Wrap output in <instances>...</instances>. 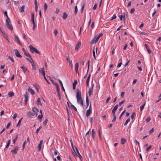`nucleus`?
I'll return each instance as SVG.
<instances>
[{
    "label": "nucleus",
    "mask_w": 161,
    "mask_h": 161,
    "mask_svg": "<svg viewBox=\"0 0 161 161\" xmlns=\"http://www.w3.org/2000/svg\"><path fill=\"white\" fill-rule=\"evenodd\" d=\"M48 120L47 119H45V120L43 122V125L44 126H45L46 125L47 123V122Z\"/></svg>",
    "instance_id": "nucleus-43"
},
{
    "label": "nucleus",
    "mask_w": 161,
    "mask_h": 161,
    "mask_svg": "<svg viewBox=\"0 0 161 161\" xmlns=\"http://www.w3.org/2000/svg\"><path fill=\"white\" fill-rule=\"evenodd\" d=\"M59 83H60V85H61V86L62 87V88L64 92H65V90L64 88V87L63 86V83H62V81L61 80H60L59 79Z\"/></svg>",
    "instance_id": "nucleus-27"
},
{
    "label": "nucleus",
    "mask_w": 161,
    "mask_h": 161,
    "mask_svg": "<svg viewBox=\"0 0 161 161\" xmlns=\"http://www.w3.org/2000/svg\"><path fill=\"white\" fill-rule=\"evenodd\" d=\"M126 142L125 139L123 138H121V143L123 145Z\"/></svg>",
    "instance_id": "nucleus-29"
},
{
    "label": "nucleus",
    "mask_w": 161,
    "mask_h": 161,
    "mask_svg": "<svg viewBox=\"0 0 161 161\" xmlns=\"http://www.w3.org/2000/svg\"><path fill=\"white\" fill-rule=\"evenodd\" d=\"M91 74H90L89 75H88V76L87 79V80H86V82H89V80H90V77H91Z\"/></svg>",
    "instance_id": "nucleus-48"
},
{
    "label": "nucleus",
    "mask_w": 161,
    "mask_h": 161,
    "mask_svg": "<svg viewBox=\"0 0 161 161\" xmlns=\"http://www.w3.org/2000/svg\"><path fill=\"white\" fill-rule=\"evenodd\" d=\"M25 6L23 5L21 7L19 8L20 12L21 13L23 12L24 11Z\"/></svg>",
    "instance_id": "nucleus-23"
},
{
    "label": "nucleus",
    "mask_w": 161,
    "mask_h": 161,
    "mask_svg": "<svg viewBox=\"0 0 161 161\" xmlns=\"http://www.w3.org/2000/svg\"><path fill=\"white\" fill-rule=\"evenodd\" d=\"M116 18V16L115 14H114L112 16V18L111 19V20H112Z\"/></svg>",
    "instance_id": "nucleus-54"
},
{
    "label": "nucleus",
    "mask_w": 161,
    "mask_h": 161,
    "mask_svg": "<svg viewBox=\"0 0 161 161\" xmlns=\"http://www.w3.org/2000/svg\"><path fill=\"white\" fill-rule=\"evenodd\" d=\"M8 95L9 97H12L14 96V93L13 92H10L8 93Z\"/></svg>",
    "instance_id": "nucleus-26"
},
{
    "label": "nucleus",
    "mask_w": 161,
    "mask_h": 161,
    "mask_svg": "<svg viewBox=\"0 0 161 161\" xmlns=\"http://www.w3.org/2000/svg\"><path fill=\"white\" fill-rule=\"evenodd\" d=\"M18 149L19 147L17 146H16L14 149L11 150V152L12 153L14 154H16L17 153Z\"/></svg>",
    "instance_id": "nucleus-9"
},
{
    "label": "nucleus",
    "mask_w": 161,
    "mask_h": 161,
    "mask_svg": "<svg viewBox=\"0 0 161 161\" xmlns=\"http://www.w3.org/2000/svg\"><path fill=\"white\" fill-rule=\"evenodd\" d=\"M22 119H23V118H21L19 120L18 122V123L17 125H16V126L17 127H19L21 123V121Z\"/></svg>",
    "instance_id": "nucleus-25"
},
{
    "label": "nucleus",
    "mask_w": 161,
    "mask_h": 161,
    "mask_svg": "<svg viewBox=\"0 0 161 161\" xmlns=\"http://www.w3.org/2000/svg\"><path fill=\"white\" fill-rule=\"evenodd\" d=\"M32 69L33 70H36V66L35 65L34 63H32Z\"/></svg>",
    "instance_id": "nucleus-24"
},
{
    "label": "nucleus",
    "mask_w": 161,
    "mask_h": 161,
    "mask_svg": "<svg viewBox=\"0 0 161 161\" xmlns=\"http://www.w3.org/2000/svg\"><path fill=\"white\" fill-rule=\"evenodd\" d=\"M20 68L23 70L24 73H25L27 70V68L24 65H23Z\"/></svg>",
    "instance_id": "nucleus-20"
},
{
    "label": "nucleus",
    "mask_w": 161,
    "mask_h": 161,
    "mask_svg": "<svg viewBox=\"0 0 161 161\" xmlns=\"http://www.w3.org/2000/svg\"><path fill=\"white\" fill-rule=\"evenodd\" d=\"M14 54L15 56L18 58H21V56L20 55L19 51L17 49H14Z\"/></svg>",
    "instance_id": "nucleus-6"
},
{
    "label": "nucleus",
    "mask_w": 161,
    "mask_h": 161,
    "mask_svg": "<svg viewBox=\"0 0 161 161\" xmlns=\"http://www.w3.org/2000/svg\"><path fill=\"white\" fill-rule=\"evenodd\" d=\"M31 19L32 23H35L34 21V13L33 12L31 13Z\"/></svg>",
    "instance_id": "nucleus-16"
},
{
    "label": "nucleus",
    "mask_w": 161,
    "mask_h": 161,
    "mask_svg": "<svg viewBox=\"0 0 161 161\" xmlns=\"http://www.w3.org/2000/svg\"><path fill=\"white\" fill-rule=\"evenodd\" d=\"M67 104L69 108H73L75 111L77 112V109L76 108L74 105H72V103L69 102V100H68V102H67Z\"/></svg>",
    "instance_id": "nucleus-4"
},
{
    "label": "nucleus",
    "mask_w": 161,
    "mask_h": 161,
    "mask_svg": "<svg viewBox=\"0 0 161 161\" xmlns=\"http://www.w3.org/2000/svg\"><path fill=\"white\" fill-rule=\"evenodd\" d=\"M154 130V128H152V129L149 131V133L150 134H151Z\"/></svg>",
    "instance_id": "nucleus-53"
},
{
    "label": "nucleus",
    "mask_w": 161,
    "mask_h": 161,
    "mask_svg": "<svg viewBox=\"0 0 161 161\" xmlns=\"http://www.w3.org/2000/svg\"><path fill=\"white\" fill-rule=\"evenodd\" d=\"M42 144L40 143H39L38 145V151H40L41 149V146Z\"/></svg>",
    "instance_id": "nucleus-41"
},
{
    "label": "nucleus",
    "mask_w": 161,
    "mask_h": 161,
    "mask_svg": "<svg viewBox=\"0 0 161 161\" xmlns=\"http://www.w3.org/2000/svg\"><path fill=\"white\" fill-rule=\"evenodd\" d=\"M145 104H146V103H144V104L143 105H141V106H140V111H142L143 110V109L144 108V106H145Z\"/></svg>",
    "instance_id": "nucleus-34"
},
{
    "label": "nucleus",
    "mask_w": 161,
    "mask_h": 161,
    "mask_svg": "<svg viewBox=\"0 0 161 161\" xmlns=\"http://www.w3.org/2000/svg\"><path fill=\"white\" fill-rule=\"evenodd\" d=\"M24 96L25 97V104H26L28 101V95L27 92H26L25 93L24 95Z\"/></svg>",
    "instance_id": "nucleus-7"
},
{
    "label": "nucleus",
    "mask_w": 161,
    "mask_h": 161,
    "mask_svg": "<svg viewBox=\"0 0 161 161\" xmlns=\"http://www.w3.org/2000/svg\"><path fill=\"white\" fill-rule=\"evenodd\" d=\"M39 72L40 73H42V75H43V76H44L45 75V73L44 68H42L40 69L39 70Z\"/></svg>",
    "instance_id": "nucleus-15"
},
{
    "label": "nucleus",
    "mask_w": 161,
    "mask_h": 161,
    "mask_svg": "<svg viewBox=\"0 0 161 161\" xmlns=\"http://www.w3.org/2000/svg\"><path fill=\"white\" fill-rule=\"evenodd\" d=\"M8 58L9 59H10L13 62H14V60L12 57H10V56H9L8 57Z\"/></svg>",
    "instance_id": "nucleus-52"
},
{
    "label": "nucleus",
    "mask_w": 161,
    "mask_h": 161,
    "mask_svg": "<svg viewBox=\"0 0 161 161\" xmlns=\"http://www.w3.org/2000/svg\"><path fill=\"white\" fill-rule=\"evenodd\" d=\"M29 47L30 48V50L32 53H33L34 52H35L38 54H40V52L36 48L32 46L31 45H30L29 46Z\"/></svg>",
    "instance_id": "nucleus-3"
},
{
    "label": "nucleus",
    "mask_w": 161,
    "mask_h": 161,
    "mask_svg": "<svg viewBox=\"0 0 161 161\" xmlns=\"http://www.w3.org/2000/svg\"><path fill=\"white\" fill-rule=\"evenodd\" d=\"M91 111L90 109H88L86 110V116L88 117L91 113Z\"/></svg>",
    "instance_id": "nucleus-28"
},
{
    "label": "nucleus",
    "mask_w": 161,
    "mask_h": 161,
    "mask_svg": "<svg viewBox=\"0 0 161 161\" xmlns=\"http://www.w3.org/2000/svg\"><path fill=\"white\" fill-rule=\"evenodd\" d=\"M94 22L93 21L92 24V25H91V27L92 28H94Z\"/></svg>",
    "instance_id": "nucleus-62"
},
{
    "label": "nucleus",
    "mask_w": 161,
    "mask_h": 161,
    "mask_svg": "<svg viewBox=\"0 0 161 161\" xmlns=\"http://www.w3.org/2000/svg\"><path fill=\"white\" fill-rule=\"evenodd\" d=\"M78 12V8L77 6H75V14H77Z\"/></svg>",
    "instance_id": "nucleus-37"
},
{
    "label": "nucleus",
    "mask_w": 161,
    "mask_h": 161,
    "mask_svg": "<svg viewBox=\"0 0 161 161\" xmlns=\"http://www.w3.org/2000/svg\"><path fill=\"white\" fill-rule=\"evenodd\" d=\"M10 139H9V140H8L7 144L5 147L6 148H8V147L10 143Z\"/></svg>",
    "instance_id": "nucleus-32"
},
{
    "label": "nucleus",
    "mask_w": 161,
    "mask_h": 161,
    "mask_svg": "<svg viewBox=\"0 0 161 161\" xmlns=\"http://www.w3.org/2000/svg\"><path fill=\"white\" fill-rule=\"evenodd\" d=\"M75 150H76V151H77V153H78V156H79L80 158H82L81 157V156L80 155V153H79L78 150L77 149V148L75 147Z\"/></svg>",
    "instance_id": "nucleus-38"
},
{
    "label": "nucleus",
    "mask_w": 161,
    "mask_h": 161,
    "mask_svg": "<svg viewBox=\"0 0 161 161\" xmlns=\"http://www.w3.org/2000/svg\"><path fill=\"white\" fill-rule=\"evenodd\" d=\"M28 91L30 92L31 95H34L35 94L34 92L31 88L29 87L28 89Z\"/></svg>",
    "instance_id": "nucleus-21"
},
{
    "label": "nucleus",
    "mask_w": 161,
    "mask_h": 161,
    "mask_svg": "<svg viewBox=\"0 0 161 161\" xmlns=\"http://www.w3.org/2000/svg\"><path fill=\"white\" fill-rule=\"evenodd\" d=\"M37 103L38 105H42V104L41 103V102H40V99L39 98H38L37 99Z\"/></svg>",
    "instance_id": "nucleus-36"
},
{
    "label": "nucleus",
    "mask_w": 161,
    "mask_h": 161,
    "mask_svg": "<svg viewBox=\"0 0 161 161\" xmlns=\"http://www.w3.org/2000/svg\"><path fill=\"white\" fill-rule=\"evenodd\" d=\"M59 12V9L58 8H57L56 9V10L55 11L56 13V14H57Z\"/></svg>",
    "instance_id": "nucleus-64"
},
{
    "label": "nucleus",
    "mask_w": 161,
    "mask_h": 161,
    "mask_svg": "<svg viewBox=\"0 0 161 161\" xmlns=\"http://www.w3.org/2000/svg\"><path fill=\"white\" fill-rule=\"evenodd\" d=\"M47 4L46 3H45L44 4V8L45 11H46V9H47Z\"/></svg>",
    "instance_id": "nucleus-44"
},
{
    "label": "nucleus",
    "mask_w": 161,
    "mask_h": 161,
    "mask_svg": "<svg viewBox=\"0 0 161 161\" xmlns=\"http://www.w3.org/2000/svg\"><path fill=\"white\" fill-rule=\"evenodd\" d=\"M77 83V81L76 80H74V82L73 83V85L76 86Z\"/></svg>",
    "instance_id": "nucleus-47"
},
{
    "label": "nucleus",
    "mask_w": 161,
    "mask_h": 161,
    "mask_svg": "<svg viewBox=\"0 0 161 161\" xmlns=\"http://www.w3.org/2000/svg\"><path fill=\"white\" fill-rule=\"evenodd\" d=\"M95 51H96V53H97V47H95L94 46L93 47V57H94V59H96V55H95Z\"/></svg>",
    "instance_id": "nucleus-10"
},
{
    "label": "nucleus",
    "mask_w": 161,
    "mask_h": 161,
    "mask_svg": "<svg viewBox=\"0 0 161 161\" xmlns=\"http://www.w3.org/2000/svg\"><path fill=\"white\" fill-rule=\"evenodd\" d=\"M68 63L69 64V65L71 67L73 66V64L72 63V61L71 60H69V61L68 62Z\"/></svg>",
    "instance_id": "nucleus-45"
},
{
    "label": "nucleus",
    "mask_w": 161,
    "mask_h": 161,
    "mask_svg": "<svg viewBox=\"0 0 161 161\" xmlns=\"http://www.w3.org/2000/svg\"><path fill=\"white\" fill-rule=\"evenodd\" d=\"M42 114H39L38 115L37 118L40 121V122L42 121Z\"/></svg>",
    "instance_id": "nucleus-31"
},
{
    "label": "nucleus",
    "mask_w": 161,
    "mask_h": 161,
    "mask_svg": "<svg viewBox=\"0 0 161 161\" xmlns=\"http://www.w3.org/2000/svg\"><path fill=\"white\" fill-rule=\"evenodd\" d=\"M118 104H116L115 105V106L114 107L113 109V110H114V111H116V110L118 109Z\"/></svg>",
    "instance_id": "nucleus-39"
},
{
    "label": "nucleus",
    "mask_w": 161,
    "mask_h": 161,
    "mask_svg": "<svg viewBox=\"0 0 161 161\" xmlns=\"http://www.w3.org/2000/svg\"><path fill=\"white\" fill-rule=\"evenodd\" d=\"M24 53L26 56L28 57L29 58H30L31 59H32V58H31V56L30 55V54L29 53H27V52L26 51H24Z\"/></svg>",
    "instance_id": "nucleus-19"
},
{
    "label": "nucleus",
    "mask_w": 161,
    "mask_h": 161,
    "mask_svg": "<svg viewBox=\"0 0 161 161\" xmlns=\"http://www.w3.org/2000/svg\"><path fill=\"white\" fill-rule=\"evenodd\" d=\"M152 147L151 145H150L149 147H147L146 149V151L147 152L149 150L151 149Z\"/></svg>",
    "instance_id": "nucleus-51"
},
{
    "label": "nucleus",
    "mask_w": 161,
    "mask_h": 161,
    "mask_svg": "<svg viewBox=\"0 0 161 161\" xmlns=\"http://www.w3.org/2000/svg\"><path fill=\"white\" fill-rule=\"evenodd\" d=\"M116 116H114V118L112 120V122H115L116 120Z\"/></svg>",
    "instance_id": "nucleus-57"
},
{
    "label": "nucleus",
    "mask_w": 161,
    "mask_h": 161,
    "mask_svg": "<svg viewBox=\"0 0 161 161\" xmlns=\"http://www.w3.org/2000/svg\"><path fill=\"white\" fill-rule=\"evenodd\" d=\"M125 93V92H121L120 96L121 97H124Z\"/></svg>",
    "instance_id": "nucleus-63"
},
{
    "label": "nucleus",
    "mask_w": 161,
    "mask_h": 161,
    "mask_svg": "<svg viewBox=\"0 0 161 161\" xmlns=\"http://www.w3.org/2000/svg\"><path fill=\"white\" fill-rule=\"evenodd\" d=\"M7 19L6 21V25L7 27L10 30H13V27L12 25L10 24L11 22V21L8 16H7Z\"/></svg>",
    "instance_id": "nucleus-2"
},
{
    "label": "nucleus",
    "mask_w": 161,
    "mask_h": 161,
    "mask_svg": "<svg viewBox=\"0 0 161 161\" xmlns=\"http://www.w3.org/2000/svg\"><path fill=\"white\" fill-rule=\"evenodd\" d=\"M125 110L122 112L119 117V119H120L122 116V115H123V114H124V113H125Z\"/></svg>",
    "instance_id": "nucleus-42"
},
{
    "label": "nucleus",
    "mask_w": 161,
    "mask_h": 161,
    "mask_svg": "<svg viewBox=\"0 0 161 161\" xmlns=\"http://www.w3.org/2000/svg\"><path fill=\"white\" fill-rule=\"evenodd\" d=\"M135 8H132L131 9L130 11V13L131 14H133L134 12L135 11Z\"/></svg>",
    "instance_id": "nucleus-50"
},
{
    "label": "nucleus",
    "mask_w": 161,
    "mask_h": 161,
    "mask_svg": "<svg viewBox=\"0 0 161 161\" xmlns=\"http://www.w3.org/2000/svg\"><path fill=\"white\" fill-rule=\"evenodd\" d=\"M93 86H94V85H93L92 87L90 88H89V89L88 93L89 95L90 96H91L92 92H93Z\"/></svg>",
    "instance_id": "nucleus-17"
},
{
    "label": "nucleus",
    "mask_w": 161,
    "mask_h": 161,
    "mask_svg": "<svg viewBox=\"0 0 161 161\" xmlns=\"http://www.w3.org/2000/svg\"><path fill=\"white\" fill-rule=\"evenodd\" d=\"M76 97L77 102L78 103H80L82 106H83V104L81 98V92L78 89L76 90Z\"/></svg>",
    "instance_id": "nucleus-1"
},
{
    "label": "nucleus",
    "mask_w": 161,
    "mask_h": 161,
    "mask_svg": "<svg viewBox=\"0 0 161 161\" xmlns=\"http://www.w3.org/2000/svg\"><path fill=\"white\" fill-rule=\"evenodd\" d=\"M34 86L35 87V88H36V91H38V90H39V85H38L37 84H34Z\"/></svg>",
    "instance_id": "nucleus-35"
},
{
    "label": "nucleus",
    "mask_w": 161,
    "mask_h": 161,
    "mask_svg": "<svg viewBox=\"0 0 161 161\" xmlns=\"http://www.w3.org/2000/svg\"><path fill=\"white\" fill-rule=\"evenodd\" d=\"M32 111L35 113L36 115H37L38 114L37 113L38 112V109H37L36 107H32Z\"/></svg>",
    "instance_id": "nucleus-18"
},
{
    "label": "nucleus",
    "mask_w": 161,
    "mask_h": 161,
    "mask_svg": "<svg viewBox=\"0 0 161 161\" xmlns=\"http://www.w3.org/2000/svg\"><path fill=\"white\" fill-rule=\"evenodd\" d=\"M123 19H124V22H125V13L123 14Z\"/></svg>",
    "instance_id": "nucleus-55"
},
{
    "label": "nucleus",
    "mask_w": 161,
    "mask_h": 161,
    "mask_svg": "<svg viewBox=\"0 0 161 161\" xmlns=\"http://www.w3.org/2000/svg\"><path fill=\"white\" fill-rule=\"evenodd\" d=\"M97 3H96L94 5V6L93 8V9L94 10H95L97 8Z\"/></svg>",
    "instance_id": "nucleus-46"
},
{
    "label": "nucleus",
    "mask_w": 161,
    "mask_h": 161,
    "mask_svg": "<svg viewBox=\"0 0 161 161\" xmlns=\"http://www.w3.org/2000/svg\"><path fill=\"white\" fill-rule=\"evenodd\" d=\"M18 135L17 134V135H16V137L14 138V139H13V143H14V144H15V142L16 141V140H17V138H18Z\"/></svg>",
    "instance_id": "nucleus-30"
},
{
    "label": "nucleus",
    "mask_w": 161,
    "mask_h": 161,
    "mask_svg": "<svg viewBox=\"0 0 161 161\" xmlns=\"http://www.w3.org/2000/svg\"><path fill=\"white\" fill-rule=\"evenodd\" d=\"M151 120V118L150 117H148L146 119V121L147 122H149V121H150Z\"/></svg>",
    "instance_id": "nucleus-56"
},
{
    "label": "nucleus",
    "mask_w": 161,
    "mask_h": 161,
    "mask_svg": "<svg viewBox=\"0 0 161 161\" xmlns=\"http://www.w3.org/2000/svg\"><path fill=\"white\" fill-rule=\"evenodd\" d=\"M86 106H87V107L89 104V100H88V99L87 95H86Z\"/></svg>",
    "instance_id": "nucleus-33"
},
{
    "label": "nucleus",
    "mask_w": 161,
    "mask_h": 161,
    "mask_svg": "<svg viewBox=\"0 0 161 161\" xmlns=\"http://www.w3.org/2000/svg\"><path fill=\"white\" fill-rule=\"evenodd\" d=\"M98 133L99 137L100 139L101 140L102 139H101V136L100 130L99 129H98Z\"/></svg>",
    "instance_id": "nucleus-49"
},
{
    "label": "nucleus",
    "mask_w": 161,
    "mask_h": 161,
    "mask_svg": "<svg viewBox=\"0 0 161 161\" xmlns=\"http://www.w3.org/2000/svg\"><path fill=\"white\" fill-rule=\"evenodd\" d=\"M26 115H27V116L28 118H30L32 117V116H34L35 115V114L33 113H32L31 111H30L28 112L27 113Z\"/></svg>",
    "instance_id": "nucleus-11"
},
{
    "label": "nucleus",
    "mask_w": 161,
    "mask_h": 161,
    "mask_svg": "<svg viewBox=\"0 0 161 161\" xmlns=\"http://www.w3.org/2000/svg\"><path fill=\"white\" fill-rule=\"evenodd\" d=\"M10 125H11V122H9L8 124H7V126H6V128L8 129V128L10 126Z\"/></svg>",
    "instance_id": "nucleus-60"
},
{
    "label": "nucleus",
    "mask_w": 161,
    "mask_h": 161,
    "mask_svg": "<svg viewBox=\"0 0 161 161\" xmlns=\"http://www.w3.org/2000/svg\"><path fill=\"white\" fill-rule=\"evenodd\" d=\"M102 36L103 34L102 33H101V34H100L99 36H98L97 37H95L92 40V42L93 43H94V42L95 43L97 42L98 41L100 37Z\"/></svg>",
    "instance_id": "nucleus-5"
},
{
    "label": "nucleus",
    "mask_w": 161,
    "mask_h": 161,
    "mask_svg": "<svg viewBox=\"0 0 161 161\" xmlns=\"http://www.w3.org/2000/svg\"><path fill=\"white\" fill-rule=\"evenodd\" d=\"M15 40L19 45H21V43L19 41V37L16 36H15Z\"/></svg>",
    "instance_id": "nucleus-13"
},
{
    "label": "nucleus",
    "mask_w": 161,
    "mask_h": 161,
    "mask_svg": "<svg viewBox=\"0 0 161 161\" xmlns=\"http://www.w3.org/2000/svg\"><path fill=\"white\" fill-rule=\"evenodd\" d=\"M79 64L78 63H76L75 65V68H78Z\"/></svg>",
    "instance_id": "nucleus-58"
},
{
    "label": "nucleus",
    "mask_w": 161,
    "mask_h": 161,
    "mask_svg": "<svg viewBox=\"0 0 161 161\" xmlns=\"http://www.w3.org/2000/svg\"><path fill=\"white\" fill-rule=\"evenodd\" d=\"M68 17V15L66 12L64 13L62 18L63 19H65Z\"/></svg>",
    "instance_id": "nucleus-22"
},
{
    "label": "nucleus",
    "mask_w": 161,
    "mask_h": 161,
    "mask_svg": "<svg viewBox=\"0 0 161 161\" xmlns=\"http://www.w3.org/2000/svg\"><path fill=\"white\" fill-rule=\"evenodd\" d=\"M115 111H114V110H112V114H113V116H116L115 115Z\"/></svg>",
    "instance_id": "nucleus-61"
},
{
    "label": "nucleus",
    "mask_w": 161,
    "mask_h": 161,
    "mask_svg": "<svg viewBox=\"0 0 161 161\" xmlns=\"http://www.w3.org/2000/svg\"><path fill=\"white\" fill-rule=\"evenodd\" d=\"M144 45H145V46L146 48V49H147V51L148 53L149 54L151 53L152 52V51H151V50L150 49L149 46H148L147 45L146 43Z\"/></svg>",
    "instance_id": "nucleus-14"
},
{
    "label": "nucleus",
    "mask_w": 161,
    "mask_h": 161,
    "mask_svg": "<svg viewBox=\"0 0 161 161\" xmlns=\"http://www.w3.org/2000/svg\"><path fill=\"white\" fill-rule=\"evenodd\" d=\"M81 44V42L79 41L76 44L75 47V50H78L80 47Z\"/></svg>",
    "instance_id": "nucleus-8"
},
{
    "label": "nucleus",
    "mask_w": 161,
    "mask_h": 161,
    "mask_svg": "<svg viewBox=\"0 0 161 161\" xmlns=\"http://www.w3.org/2000/svg\"><path fill=\"white\" fill-rule=\"evenodd\" d=\"M54 33L55 36H56L58 34V31L57 29H55V30L54 31Z\"/></svg>",
    "instance_id": "nucleus-59"
},
{
    "label": "nucleus",
    "mask_w": 161,
    "mask_h": 161,
    "mask_svg": "<svg viewBox=\"0 0 161 161\" xmlns=\"http://www.w3.org/2000/svg\"><path fill=\"white\" fill-rule=\"evenodd\" d=\"M130 121V118H128L126 121L124 125H126L128 124V123Z\"/></svg>",
    "instance_id": "nucleus-40"
},
{
    "label": "nucleus",
    "mask_w": 161,
    "mask_h": 161,
    "mask_svg": "<svg viewBox=\"0 0 161 161\" xmlns=\"http://www.w3.org/2000/svg\"><path fill=\"white\" fill-rule=\"evenodd\" d=\"M55 85L56 86V90L57 93H60V88L58 84L57 83H54Z\"/></svg>",
    "instance_id": "nucleus-12"
}]
</instances>
